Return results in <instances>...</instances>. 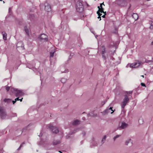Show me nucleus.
<instances>
[{
	"label": "nucleus",
	"mask_w": 153,
	"mask_h": 153,
	"mask_svg": "<svg viewBox=\"0 0 153 153\" xmlns=\"http://www.w3.org/2000/svg\"><path fill=\"white\" fill-rule=\"evenodd\" d=\"M43 134L42 133V131H41V132L39 134V137H42L43 136Z\"/></svg>",
	"instance_id": "nucleus-30"
},
{
	"label": "nucleus",
	"mask_w": 153,
	"mask_h": 153,
	"mask_svg": "<svg viewBox=\"0 0 153 153\" xmlns=\"http://www.w3.org/2000/svg\"><path fill=\"white\" fill-rule=\"evenodd\" d=\"M39 39L42 40L47 41L48 40L47 36L44 34H42L39 37Z\"/></svg>",
	"instance_id": "nucleus-11"
},
{
	"label": "nucleus",
	"mask_w": 153,
	"mask_h": 153,
	"mask_svg": "<svg viewBox=\"0 0 153 153\" xmlns=\"http://www.w3.org/2000/svg\"><path fill=\"white\" fill-rule=\"evenodd\" d=\"M125 0L127 1L128 0Z\"/></svg>",
	"instance_id": "nucleus-53"
},
{
	"label": "nucleus",
	"mask_w": 153,
	"mask_h": 153,
	"mask_svg": "<svg viewBox=\"0 0 153 153\" xmlns=\"http://www.w3.org/2000/svg\"><path fill=\"white\" fill-rule=\"evenodd\" d=\"M22 48H23V49H24V46H22Z\"/></svg>",
	"instance_id": "nucleus-47"
},
{
	"label": "nucleus",
	"mask_w": 153,
	"mask_h": 153,
	"mask_svg": "<svg viewBox=\"0 0 153 153\" xmlns=\"http://www.w3.org/2000/svg\"><path fill=\"white\" fill-rule=\"evenodd\" d=\"M85 118V117H83V119H84Z\"/></svg>",
	"instance_id": "nucleus-52"
},
{
	"label": "nucleus",
	"mask_w": 153,
	"mask_h": 153,
	"mask_svg": "<svg viewBox=\"0 0 153 153\" xmlns=\"http://www.w3.org/2000/svg\"><path fill=\"white\" fill-rule=\"evenodd\" d=\"M25 144V143H22V144H21L20 145V146H21V147H22V146H23V144Z\"/></svg>",
	"instance_id": "nucleus-40"
},
{
	"label": "nucleus",
	"mask_w": 153,
	"mask_h": 153,
	"mask_svg": "<svg viewBox=\"0 0 153 153\" xmlns=\"http://www.w3.org/2000/svg\"><path fill=\"white\" fill-rule=\"evenodd\" d=\"M133 92L132 91H126V93L127 94H132Z\"/></svg>",
	"instance_id": "nucleus-28"
},
{
	"label": "nucleus",
	"mask_w": 153,
	"mask_h": 153,
	"mask_svg": "<svg viewBox=\"0 0 153 153\" xmlns=\"http://www.w3.org/2000/svg\"><path fill=\"white\" fill-rule=\"evenodd\" d=\"M15 100H16V101H17V100H19V97H17L16 98Z\"/></svg>",
	"instance_id": "nucleus-35"
},
{
	"label": "nucleus",
	"mask_w": 153,
	"mask_h": 153,
	"mask_svg": "<svg viewBox=\"0 0 153 153\" xmlns=\"http://www.w3.org/2000/svg\"><path fill=\"white\" fill-rule=\"evenodd\" d=\"M138 122L140 124H143V119L142 118H140L138 120Z\"/></svg>",
	"instance_id": "nucleus-23"
},
{
	"label": "nucleus",
	"mask_w": 153,
	"mask_h": 153,
	"mask_svg": "<svg viewBox=\"0 0 153 153\" xmlns=\"http://www.w3.org/2000/svg\"><path fill=\"white\" fill-rule=\"evenodd\" d=\"M97 115V114H94V112L91 111L90 113L88 114L87 116L88 117H89L90 116L94 117H96Z\"/></svg>",
	"instance_id": "nucleus-13"
},
{
	"label": "nucleus",
	"mask_w": 153,
	"mask_h": 153,
	"mask_svg": "<svg viewBox=\"0 0 153 153\" xmlns=\"http://www.w3.org/2000/svg\"><path fill=\"white\" fill-rule=\"evenodd\" d=\"M5 102H7V103H10L11 102V100L10 99H5L4 100Z\"/></svg>",
	"instance_id": "nucleus-20"
},
{
	"label": "nucleus",
	"mask_w": 153,
	"mask_h": 153,
	"mask_svg": "<svg viewBox=\"0 0 153 153\" xmlns=\"http://www.w3.org/2000/svg\"><path fill=\"white\" fill-rule=\"evenodd\" d=\"M132 17L135 21L137 20L138 17L137 14L136 13H133L132 15Z\"/></svg>",
	"instance_id": "nucleus-14"
},
{
	"label": "nucleus",
	"mask_w": 153,
	"mask_h": 153,
	"mask_svg": "<svg viewBox=\"0 0 153 153\" xmlns=\"http://www.w3.org/2000/svg\"><path fill=\"white\" fill-rule=\"evenodd\" d=\"M102 55L103 59L105 60L108 56L107 52L105 50V48L104 46H102Z\"/></svg>",
	"instance_id": "nucleus-6"
},
{
	"label": "nucleus",
	"mask_w": 153,
	"mask_h": 153,
	"mask_svg": "<svg viewBox=\"0 0 153 153\" xmlns=\"http://www.w3.org/2000/svg\"><path fill=\"white\" fill-rule=\"evenodd\" d=\"M80 123V121L78 120H74L72 123V124L74 126H76L79 124Z\"/></svg>",
	"instance_id": "nucleus-15"
},
{
	"label": "nucleus",
	"mask_w": 153,
	"mask_h": 153,
	"mask_svg": "<svg viewBox=\"0 0 153 153\" xmlns=\"http://www.w3.org/2000/svg\"><path fill=\"white\" fill-rule=\"evenodd\" d=\"M59 152L60 153H62V152L61 151H59Z\"/></svg>",
	"instance_id": "nucleus-44"
},
{
	"label": "nucleus",
	"mask_w": 153,
	"mask_h": 153,
	"mask_svg": "<svg viewBox=\"0 0 153 153\" xmlns=\"http://www.w3.org/2000/svg\"><path fill=\"white\" fill-rule=\"evenodd\" d=\"M3 39L5 40H7V34L5 33H3Z\"/></svg>",
	"instance_id": "nucleus-21"
},
{
	"label": "nucleus",
	"mask_w": 153,
	"mask_h": 153,
	"mask_svg": "<svg viewBox=\"0 0 153 153\" xmlns=\"http://www.w3.org/2000/svg\"><path fill=\"white\" fill-rule=\"evenodd\" d=\"M150 0H147V1H150Z\"/></svg>",
	"instance_id": "nucleus-49"
},
{
	"label": "nucleus",
	"mask_w": 153,
	"mask_h": 153,
	"mask_svg": "<svg viewBox=\"0 0 153 153\" xmlns=\"http://www.w3.org/2000/svg\"><path fill=\"white\" fill-rule=\"evenodd\" d=\"M128 2L127 1L125 0H116V3L119 5H120L124 6L125 5V4Z\"/></svg>",
	"instance_id": "nucleus-7"
},
{
	"label": "nucleus",
	"mask_w": 153,
	"mask_h": 153,
	"mask_svg": "<svg viewBox=\"0 0 153 153\" xmlns=\"http://www.w3.org/2000/svg\"><path fill=\"white\" fill-rule=\"evenodd\" d=\"M128 126V124L126 123L123 122L121 123V125L119 126V127L118 128V129H124L127 127Z\"/></svg>",
	"instance_id": "nucleus-9"
},
{
	"label": "nucleus",
	"mask_w": 153,
	"mask_h": 153,
	"mask_svg": "<svg viewBox=\"0 0 153 153\" xmlns=\"http://www.w3.org/2000/svg\"><path fill=\"white\" fill-rule=\"evenodd\" d=\"M151 44H152V45H153V42H151Z\"/></svg>",
	"instance_id": "nucleus-46"
},
{
	"label": "nucleus",
	"mask_w": 153,
	"mask_h": 153,
	"mask_svg": "<svg viewBox=\"0 0 153 153\" xmlns=\"http://www.w3.org/2000/svg\"><path fill=\"white\" fill-rule=\"evenodd\" d=\"M145 62L147 63H149L151 62H153V60H146L145 61Z\"/></svg>",
	"instance_id": "nucleus-27"
},
{
	"label": "nucleus",
	"mask_w": 153,
	"mask_h": 153,
	"mask_svg": "<svg viewBox=\"0 0 153 153\" xmlns=\"http://www.w3.org/2000/svg\"><path fill=\"white\" fill-rule=\"evenodd\" d=\"M68 71V69H67V70H65L63 72L64 73H65L67 72Z\"/></svg>",
	"instance_id": "nucleus-41"
},
{
	"label": "nucleus",
	"mask_w": 153,
	"mask_h": 153,
	"mask_svg": "<svg viewBox=\"0 0 153 153\" xmlns=\"http://www.w3.org/2000/svg\"><path fill=\"white\" fill-rule=\"evenodd\" d=\"M103 10H104V9L103 8L100 9V10H99V13L100 12L101 13H106V12H104L103 11Z\"/></svg>",
	"instance_id": "nucleus-26"
},
{
	"label": "nucleus",
	"mask_w": 153,
	"mask_h": 153,
	"mask_svg": "<svg viewBox=\"0 0 153 153\" xmlns=\"http://www.w3.org/2000/svg\"><path fill=\"white\" fill-rule=\"evenodd\" d=\"M98 8L99 9V10H100V7L99 6H98Z\"/></svg>",
	"instance_id": "nucleus-45"
},
{
	"label": "nucleus",
	"mask_w": 153,
	"mask_h": 153,
	"mask_svg": "<svg viewBox=\"0 0 153 153\" xmlns=\"http://www.w3.org/2000/svg\"><path fill=\"white\" fill-rule=\"evenodd\" d=\"M48 127L53 133L56 134L58 133V130L56 127L50 126Z\"/></svg>",
	"instance_id": "nucleus-8"
},
{
	"label": "nucleus",
	"mask_w": 153,
	"mask_h": 153,
	"mask_svg": "<svg viewBox=\"0 0 153 153\" xmlns=\"http://www.w3.org/2000/svg\"><path fill=\"white\" fill-rule=\"evenodd\" d=\"M106 138V135H104V136L103 137V138H102V139L101 140V143L102 144H103L105 142V140Z\"/></svg>",
	"instance_id": "nucleus-19"
},
{
	"label": "nucleus",
	"mask_w": 153,
	"mask_h": 153,
	"mask_svg": "<svg viewBox=\"0 0 153 153\" xmlns=\"http://www.w3.org/2000/svg\"><path fill=\"white\" fill-rule=\"evenodd\" d=\"M2 1V0H0V1Z\"/></svg>",
	"instance_id": "nucleus-56"
},
{
	"label": "nucleus",
	"mask_w": 153,
	"mask_h": 153,
	"mask_svg": "<svg viewBox=\"0 0 153 153\" xmlns=\"http://www.w3.org/2000/svg\"><path fill=\"white\" fill-rule=\"evenodd\" d=\"M23 99V98H22L21 99H19V100H20L21 102H22Z\"/></svg>",
	"instance_id": "nucleus-42"
},
{
	"label": "nucleus",
	"mask_w": 153,
	"mask_h": 153,
	"mask_svg": "<svg viewBox=\"0 0 153 153\" xmlns=\"http://www.w3.org/2000/svg\"><path fill=\"white\" fill-rule=\"evenodd\" d=\"M141 84L142 86H143L144 87H146V85L144 83H141Z\"/></svg>",
	"instance_id": "nucleus-33"
},
{
	"label": "nucleus",
	"mask_w": 153,
	"mask_h": 153,
	"mask_svg": "<svg viewBox=\"0 0 153 153\" xmlns=\"http://www.w3.org/2000/svg\"><path fill=\"white\" fill-rule=\"evenodd\" d=\"M97 13L98 14V15L99 16L97 17V18L100 19V21L101 20L100 16L102 15V14L99 13V10H98L97 12Z\"/></svg>",
	"instance_id": "nucleus-22"
},
{
	"label": "nucleus",
	"mask_w": 153,
	"mask_h": 153,
	"mask_svg": "<svg viewBox=\"0 0 153 153\" xmlns=\"http://www.w3.org/2000/svg\"><path fill=\"white\" fill-rule=\"evenodd\" d=\"M85 118V117H83V119H84Z\"/></svg>",
	"instance_id": "nucleus-51"
},
{
	"label": "nucleus",
	"mask_w": 153,
	"mask_h": 153,
	"mask_svg": "<svg viewBox=\"0 0 153 153\" xmlns=\"http://www.w3.org/2000/svg\"><path fill=\"white\" fill-rule=\"evenodd\" d=\"M7 114L5 108L3 107H0V117L2 120L6 118Z\"/></svg>",
	"instance_id": "nucleus-2"
},
{
	"label": "nucleus",
	"mask_w": 153,
	"mask_h": 153,
	"mask_svg": "<svg viewBox=\"0 0 153 153\" xmlns=\"http://www.w3.org/2000/svg\"><path fill=\"white\" fill-rule=\"evenodd\" d=\"M120 136H121L120 135H117L116 136H115L113 138V140H114V141L116 139L119 137Z\"/></svg>",
	"instance_id": "nucleus-25"
},
{
	"label": "nucleus",
	"mask_w": 153,
	"mask_h": 153,
	"mask_svg": "<svg viewBox=\"0 0 153 153\" xmlns=\"http://www.w3.org/2000/svg\"><path fill=\"white\" fill-rule=\"evenodd\" d=\"M83 7L84 6L81 2H78L76 4V11L80 13L82 12L83 11Z\"/></svg>",
	"instance_id": "nucleus-4"
},
{
	"label": "nucleus",
	"mask_w": 153,
	"mask_h": 153,
	"mask_svg": "<svg viewBox=\"0 0 153 153\" xmlns=\"http://www.w3.org/2000/svg\"><path fill=\"white\" fill-rule=\"evenodd\" d=\"M129 98L128 97L127 95H125L124 96V98L121 103V106L123 109L124 108L127 104L129 102Z\"/></svg>",
	"instance_id": "nucleus-3"
},
{
	"label": "nucleus",
	"mask_w": 153,
	"mask_h": 153,
	"mask_svg": "<svg viewBox=\"0 0 153 153\" xmlns=\"http://www.w3.org/2000/svg\"><path fill=\"white\" fill-rule=\"evenodd\" d=\"M102 4H103L104 5V4H103V2L102 3L100 4V8H101L100 9H102V8H103L102 7Z\"/></svg>",
	"instance_id": "nucleus-32"
},
{
	"label": "nucleus",
	"mask_w": 153,
	"mask_h": 153,
	"mask_svg": "<svg viewBox=\"0 0 153 153\" xmlns=\"http://www.w3.org/2000/svg\"><path fill=\"white\" fill-rule=\"evenodd\" d=\"M11 102L13 103V104H14V103L16 102V100H15L14 101L13 100Z\"/></svg>",
	"instance_id": "nucleus-36"
},
{
	"label": "nucleus",
	"mask_w": 153,
	"mask_h": 153,
	"mask_svg": "<svg viewBox=\"0 0 153 153\" xmlns=\"http://www.w3.org/2000/svg\"><path fill=\"white\" fill-rule=\"evenodd\" d=\"M54 53V51L53 52H50V57H53V54Z\"/></svg>",
	"instance_id": "nucleus-29"
},
{
	"label": "nucleus",
	"mask_w": 153,
	"mask_h": 153,
	"mask_svg": "<svg viewBox=\"0 0 153 153\" xmlns=\"http://www.w3.org/2000/svg\"><path fill=\"white\" fill-rule=\"evenodd\" d=\"M11 91L15 94L16 97L22 96L24 94V93L22 92V90H19L17 89L11 88Z\"/></svg>",
	"instance_id": "nucleus-1"
},
{
	"label": "nucleus",
	"mask_w": 153,
	"mask_h": 153,
	"mask_svg": "<svg viewBox=\"0 0 153 153\" xmlns=\"http://www.w3.org/2000/svg\"><path fill=\"white\" fill-rule=\"evenodd\" d=\"M105 101H103L102 102V106L105 103Z\"/></svg>",
	"instance_id": "nucleus-37"
},
{
	"label": "nucleus",
	"mask_w": 153,
	"mask_h": 153,
	"mask_svg": "<svg viewBox=\"0 0 153 153\" xmlns=\"http://www.w3.org/2000/svg\"><path fill=\"white\" fill-rule=\"evenodd\" d=\"M45 10L47 12H50L51 10V6L47 2L45 3Z\"/></svg>",
	"instance_id": "nucleus-10"
},
{
	"label": "nucleus",
	"mask_w": 153,
	"mask_h": 153,
	"mask_svg": "<svg viewBox=\"0 0 153 153\" xmlns=\"http://www.w3.org/2000/svg\"><path fill=\"white\" fill-rule=\"evenodd\" d=\"M104 13L105 14L102 16L103 18H105V15H106V13Z\"/></svg>",
	"instance_id": "nucleus-39"
},
{
	"label": "nucleus",
	"mask_w": 153,
	"mask_h": 153,
	"mask_svg": "<svg viewBox=\"0 0 153 153\" xmlns=\"http://www.w3.org/2000/svg\"><path fill=\"white\" fill-rule=\"evenodd\" d=\"M77 129H76L75 130H74L73 131V133H75V132H76L77 131Z\"/></svg>",
	"instance_id": "nucleus-34"
},
{
	"label": "nucleus",
	"mask_w": 153,
	"mask_h": 153,
	"mask_svg": "<svg viewBox=\"0 0 153 153\" xmlns=\"http://www.w3.org/2000/svg\"><path fill=\"white\" fill-rule=\"evenodd\" d=\"M112 107H110V108H109V109H106L104 111L102 112V113L103 115H105V114H107V113H108L109 112V111H108L109 110H111V111H112V112H111V113L112 114L114 112V111L112 109Z\"/></svg>",
	"instance_id": "nucleus-12"
},
{
	"label": "nucleus",
	"mask_w": 153,
	"mask_h": 153,
	"mask_svg": "<svg viewBox=\"0 0 153 153\" xmlns=\"http://www.w3.org/2000/svg\"><path fill=\"white\" fill-rule=\"evenodd\" d=\"M25 30L26 33V34L28 35V36H29V30L28 29L26 26H25Z\"/></svg>",
	"instance_id": "nucleus-16"
},
{
	"label": "nucleus",
	"mask_w": 153,
	"mask_h": 153,
	"mask_svg": "<svg viewBox=\"0 0 153 153\" xmlns=\"http://www.w3.org/2000/svg\"><path fill=\"white\" fill-rule=\"evenodd\" d=\"M30 16H32V15H30ZM32 16H33V15H32Z\"/></svg>",
	"instance_id": "nucleus-50"
},
{
	"label": "nucleus",
	"mask_w": 153,
	"mask_h": 153,
	"mask_svg": "<svg viewBox=\"0 0 153 153\" xmlns=\"http://www.w3.org/2000/svg\"><path fill=\"white\" fill-rule=\"evenodd\" d=\"M10 89V87H9V86L7 87L6 88V90H7V91H8Z\"/></svg>",
	"instance_id": "nucleus-31"
},
{
	"label": "nucleus",
	"mask_w": 153,
	"mask_h": 153,
	"mask_svg": "<svg viewBox=\"0 0 153 153\" xmlns=\"http://www.w3.org/2000/svg\"><path fill=\"white\" fill-rule=\"evenodd\" d=\"M60 142H61L59 140H55L53 141V145H56L60 143Z\"/></svg>",
	"instance_id": "nucleus-17"
},
{
	"label": "nucleus",
	"mask_w": 153,
	"mask_h": 153,
	"mask_svg": "<svg viewBox=\"0 0 153 153\" xmlns=\"http://www.w3.org/2000/svg\"><path fill=\"white\" fill-rule=\"evenodd\" d=\"M143 63H144L138 61L136 62L131 64L130 65V67L131 68H137L139 67L140 65H143Z\"/></svg>",
	"instance_id": "nucleus-5"
},
{
	"label": "nucleus",
	"mask_w": 153,
	"mask_h": 153,
	"mask_svg": "<svg viewBox=\"0 0 153 153\" xmlns=\"http://www.w3.org/2000/svg\"><path fill=\"white\" fill-rule=\"evenodd\" d=\"M132 143V140L131 139H129L126 140L125 142V144L126 145H128V143Z\"/></svg>",
	"instance_id": "nucleus-18"
},
{
	"label": "nucleus",
	"mask_w": 153,
	"mask_h": 153,
	"mask_svg": "<svg viewBox=\"0 0 153 153\" xmlns=\"http://www.w3.org/2000/svg\"><path fill=\"white\" fill-rule=\"evenodd\" d=\"M150 29H152L153 28V25H151V26L150 27Z\"/></svg>",
	"instance_id": "nucleus-38"
},
{
	"label": "nucleus",
	"mask_w": 153,
	"mask_h": 153,
	"mask_svg": "<svg viewBox=\"0 0 153 153\" xmlns=\"http://www.w3.org/2000/svg\"><path fill=\"white\" fill-rule=\"evenodd\" d=\"M3 3H4V1H3Z\"/></svg>",
	"instance_id": "nucleus-54"
},
{
	"label": "nucleus",
	"mask_w": 153,
	"mask_h": 153,
	"mask_svg": "<svg viewBox=\"0 0 153 153\" xmlns=\"http://www.w3.org/2000/svg\"><path fill=\"white\" fill-rule=\"evenodd\" d=\"M21 146H20L19 148H18V150H19L20 149H21Z\"/></svg>",
	"instance_id": "nucleus-43"
},
{
	"label": "nucleus",
	"mask_w": 153,
	"mask_h": 153,
	"mask_svg": "<svg viewBox=\"0 0 153 153\" xmlns=\"http://www.w3.org/2000/svg\"><path fill=\"white\" fill-rule=\"evenodd\" d=\"M141 76L143 77H144V76L143 75H142V76Z\"/></svg>",
	"instance_id": "nucleus-48"
},
{
	"label": "nucleus",
	"mask_w": 153,
	"mask_h": 153,
	"mask_svg": "<svg viewBox=\"0 0 153 153\" xmlns=\"http://www.w3.org/2000/svg\"><path fill=\"white\" fill-rule=\"evenodd\" d=\"M83 16V17H84V16H83H83Z\"/></svg>",
	"instance_id": "nucleus-55"
},
{
	"label": "nucleus",
	"mask_w": 153,
	"mask_h": 153,
	"mask_svg": "<svg viewBox=\"0 0 153 153\" xmlns=\"http://www.w3.org/2000/svg\"><path fill=\"white\" fill-rule=\"evenodd\" d=\"M66 79L65 78H62L61 81L62 83H65L66 81Z\"/></svg>",
	"instance_id": "nucleus-24"
}]
</instances>
